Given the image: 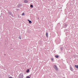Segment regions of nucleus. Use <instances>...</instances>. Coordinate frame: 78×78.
Masks as SVG:
<instances>
[{
  "instance_id": "1",
  "label": "nucleus",
  "mask_w": 78,
  "mask_h": 78,
  "mask_svg": "<svg viewBox=\"0 0 78 78\" xmlns=\"http://www.w3.org/2000/svg\"><path fill=\"white\" fill-rule=\"evenodd\" d=\"M23 78V75L22 74H20L19 76L18 77V78Z\"/></svg>"
},
{
  "instance_id": "2",
  "label": "nucleus",
  "mask_w": 78,
  "mask_h": 78,
  "mask_svg": "<svg viewBox=\"0 0 78 78\" xmlns=\"http://www.w3.org/2000/svg\"><path fill=\"white\" fill-rule=\"evenodd\" d=\"M54 68L56 70V71H58V69L57 67V66H56V65H54L53 66Z\"/></svg>"
},
{
  "instance_id": "3",
  "label": "nucleus",
  "mask_w": 78,
  "mask_h": 78,
  "mask_svg": "<svg viewBox=\"0 0 78 78\" xmlns=\"http://www.w3.org/2000/svg\"><path fill=\"white\" fill-rule=\"evenodd\" d=\"M24 2H25V3H28V0H25L24 1Z\"/></svg>"
},
{
  "instance_id": "4",
  "label": "nucleus",
  "mask_w": 78,
  "mask_h": 78,
  "mask_svg": "<svg viewBox=\"0 0 78 78\" xmlns=\"http://www.w3.org/2000/svg\"><path fill=\"white\" fill-rule=\"evenodd\" d=\"M70 69L72 71H73V68H72V67H70Z\"/></svg>"
},
{
  "instance_id": "5",
  "label": "nucleus",
  "mask_w": 78,
  "mask_h": 78,
  "mask_svg": "<svg viewBox=\"0 0 78 78\" xmlns=\"http://www.w3.org/2000/svg\"><path fill=\"white\" fill-rule=\"evenodd\" d=\"M48 33H46V37H48Z\"/></svg>"
},
{
  "instance_id": "6",
  "label": "nucleus",
  "mask_w": 78,
  "mask_h": 78,
  "mask_svg": "<svg viewBox=\"0 0 78 78\" xmlns=\"http://www.w3.org/2000/svg\"><path fill=\"white\" fill-rule=\"evenodd\" d=\"M55 57L56 58H58L59 57V56L58 55H55Z\"/></svg>"
},
{
  "instance_id": "7",
  "label": "nucleus",
  "mask_w": 78,
  "mask_h": 78,
  "mask_svg": "<svg viewBox=\"0 0 78 78\" xmlns=\"http://www.w3.org/2000/svg\"><path fill=\"white\" fill-rule=\"evenodd\" d=\"M75 68H78V66H77V65H75Z\"/></svg>"
},
{
  "instance_id": "8",
  "label": "nucleus",
  "mask_w": 78,
  "mask_h": 78,
  "mask_svg": "<svg viewBox=\"0 0 78 78\" xmlns=\"http://www.w3.org/2000/svg\"><path fill=\"white\" fill-rule=\"evenodd\" d=\"M29 23H30L31 24L32 23V22L31 21H29Z\"/></svg>"
},
{
  "instance_id": "9",
  "label": "nucleus",
  "mask_w": 78,
  "mask_h": 78,
  "mask_svg": "<svg viewBox=\"0 0 78 78\" xmlns=\"http://www.w3.org/2000/svg\"><path fill=\"white\" fill-rule=\"evenodd\" d=\"M51 60L52 61H54V59H53V58H51Z\"/></svg>"
},
{
  "instance_id": "10",
  "label": "nucleus",
  "mask_w": 78,
  "mask_h": 78,
  "mask_svg": "<svg viewBox=\"0 0 78 78\" xmlns=\"http://www.w3.org/2000/svg\"><path fill=\"white\" fill-rule=\"evenodd\" d=\"M30 7H31V8H33V5H30Z\"/></svg>"
},
{
  "instance_id": "11",
  "label": "nucleus",
  "mask_w": 78,
  "mask_h": 78,
  "mask_svg": "<svg viewBox=\"0 0 78 78\" xmlns=\"http://www.w3.org/2000/svg\"><path fill=\"white\" fill-rule=\"evenodd\" d=\"M29 69H27V73H28L29 72Z\"/></svg>"
},
{
  "instance_id": "12",
  "label": "nucleus",
  "mask_w": 78,
  "mask_h": 78,
  "mask_svg": "<svg viewBox=\"0 0 78 78\" xmlns=\"http://www.w3.org/2000/svg\"><path fill=\"white\" fill-rule=\"evenodd\" d=\"M19 39H21V37H19Z\"/></svg>"
},
{
  "instance_id": "13",
  "label": "nucleus",
  "mask_w": 78,
  "mask_h": 78,
  "mask_svg": "<svg viewBox=\"0 0 78 78\" xmlns=\"http://www.w3.org/2000/svg\"><path fill=\"white\" fill-rule=\"evenodd\" d=\"M24 15V13H23V14H22V15Z\"/></svg>"
},
{
  "instance_id": "14",
  "label": "nucleus",
  "mask_w": 78,
  "mask_h": 78,
  "mask_svg": "<svg viewBox=\"0 0 78 78\" xmlns=\"http://www.w3.org/2000/svg\"><path fill=\"white\" fill-rule=\"evenodd\" d=\"M27 78H30V77H27Z\"/></svg>"
},
{
  "instance_id": "15",
  "label": "nucleus",
  "mask_w": 78,
  "mask_h": 78,
  "mask_svg": "<svg viewBox=\"0 0 78 78\" xmlns=\"http://www.w3.org/2000/svg\"><path fill=\"white\" fill-rule=\"evenodd\" d=\"M9 78H12V77H9Z\"/></svg>"
},
{
  "instance_id": "16",
  "label": "nucleus",
  "mask_w": 78,
  "mask_h": 78,
  "mask_svg": "<svg viewBox=\"0 0 78 78\" xmlns=\"http://www.w3.org/2000/svg\"><path fill=\"white\" fill-rule=\"evenodd\" d=\"M28 20V21H30L29 20Z\"/></svg>"
},
{
  "instance_id": "17",
  "label": "nucleus",
  "mask_w": 78,
  "mask_h": 78,
  "mask_svg": "<svg viewBox=\"0 0 78 78\" xmlns=\"http://www.w3.org/2000/svg\"><path fill=\"white\" fill-rule=\"evenodd\" d=\"M19 9H18V10H18Z\"/></svg>"
}]
</instances>
